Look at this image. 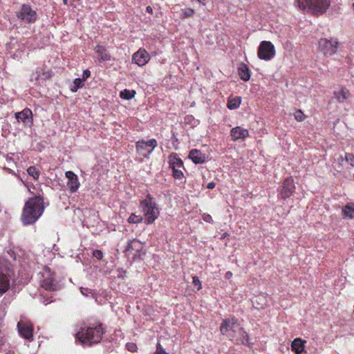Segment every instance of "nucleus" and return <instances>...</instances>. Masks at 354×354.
I'll return each instance as SVG.
<instances>
[{
  "mask_svg": "<svg viewBox=\"0 0 354 354\" xmlns=\"http://www.w3.org/2000/svg\"><path fill=\"white\" fill-rule=\"evenodd\" d=\"M20 265H21V266H25V263H21V262H20Z\"/></svg>",
  "mask_w": 354,
  "mask_h": 354,
  "instance_id": "51",
  "label": "nucleus"
},
{
  "mask_svg": "<svg viewBox=\"0 0 354 354\" xmlns=\"http://www.w3.org/2000/svg\"><path fill=\"white\" fill-rule=\"evenodd\" d=\"M27 172L28 175L32 176L35 180H37L39 177V171L35 166L29 167L27 169Z\"/></svg>",
  "mask_w": 354,
  "mask_h": 354,
  "instance_id": "32",
  "label": "nucleus"
},
{
  "mask_svg": "<svg viewBox=\"0 0 354 354\" xmlns=\"http://www.w3.org/2000/svg\"><path fill=\"white\" fill-rule=\"evenodd\" d=\"M241 102V98L240 97H229L227 101V106L229 109H237Z\"/></svg>",
  "mask_w": 354,
  "mask_h": 354,
  "instance_id": "24",
  "label": "nucleus"
},
{
  "mask_svg": "<svg viewBox=\"0 0 354 354\" xmlns=\"http://www.w3.org/2000/svg\"><path fill=\"white\" fill-rule=\"evenodd\" d=\"M132 60L138 66H143L149 60V55L145 50L140 49L133 54Z\"/></svg>",
  "mask_w": 354,
  "mask_h": 354,
  "instance_id": "13",
  "label": "nucleus"
},
{
  "mask_svg": "<svg viewBox=\"0 0 354 354\" xmlns=\"http://www.w3.org/2000/svg\"><path fill=\"white\" fill-rule=\"evenodd\" d=\"M306 341H302L299 338L295 339L291 344V347L293 351L295 352L296 354H301L304 349V344Z\"/></svg>",
  "mask_w": 354,
  "mask_h": 354,
  "instance_id": "23",
  "label": "nucleus"
},
{
  "mask_svg": "<svg viewBox=\"0 0 354 354\" xmlns=\"http://www.w3.org/2000/svg\"><path fill=\"white\" fill-rule=\"evenodd\" d=\"M337 47L338 42L335 39H321L319 41V48L326 55H331L335 53Z\"/></svg>",
  "mask_w": 354,
  "mask_h": 354,
  "instance_id": "9",
  "label": "nucleus"
},
{
  "mask_svg": "<svg viewBox=\"0 0 354 354\" xmlns=\"http://www.w3.org/2000/svg\"><path fill=\"white\" fill-rule=\"evenodd\" d=\"M17 328L21 337L28 340L32 338L33 328L30 322L20 320L17 324Z\"/></svg>",
  "mask_w": 354,
  "mask_h": 354,
  "instance_id": "10",
  "label": "nucleus"
},
{
  "mask_svg": "<svg viewBox=\"0 0 354 354\" xmlns=\"http://www.w3.org/2000/svg\"><path fill=\"white\" fill-rule=\"evenodd\" d=\"M299 8L314 14H323L330 5V0H297Z\"/></svg>",
  "mask_w": 354,
  "mask_h": 354,
  "instance_id": "3",
  "label": "nucleus"
},
{
  "mask_svg": "<svg viewBox=\"0 0 354 354\" xmlns=\"http://www.w3.org/2000/svg\"><path fill=\"white\" fill-rule=\"evenodd\" d=\"M141 207L145 216V223L148 225L153 223L159 216V209L153 198L148 196L141 201Z\"/></svg>",
  "mask_w": 354,
  "mask_h": 354,
  "instance_id": "4",
  "label": "nucleus"
},
{
  "mask_svg": "<svg viewBox=\"0 0 354 354\" xmlns=\"http://www.w3.org/2000/svg\"><path fill=\"white\" fill-rule=\"evenodd\" d=\"M194 10L191 8H186L185 9L181 10V12L180 15V17L183 19H185L188 17H191L194 15Z\"/></svg>",
  "mask_w": 354,
  "mask_h": 354,
  "instance_id": "31",
  "label": "nucleus"
},
{
  "mask_svg": "<svg viewBox=\"0 0 354 354\" xmlns=\"http://www.w3.org/2000/svg\"><path fill=\"white\" fill-rule=\"evenodd\" d=\"M18 122H21L25 126L30 127L32 124V113L30 109H24L15 114Z\"/></svg>",
  "mask_w": 354,
  "mask_h": 354,
  "instance_id": "11",
  "label": "nucleus"
},
{
  "mask_svg": "<svg viewBox=\"0 0 354 354\" xmlns=\"http://www.w3.org/2000/svg\"><path fill=\"white\" fill-rule=\"evenodd\" d=\"M63 3L64 5H68V0H63Z\"/></svg>",
  "mask_w": 354,
  "mask_h": 354,
  "instance_id": "49",
  "label": "nucleus"
},
{
  "mask_svg": "<svg viewBox=\"0 0 354 354\" xmlns=\"http://www.w3.org/2000/svg\"><path fill=\"white\" fill-rule=\"evenodd\" d=\"M84 80L82 78L78 77L74 80L73 84L71 87L72 92H76L79 88L83 87Z\"/></svg>",
  "mask_w": 354,
  "mask_h": 354,
  "instance_id": "29",
  "label": "nucleus"
},
{
  "mask_svg": "<svg viewBox=\"0 0 354 354\" xmlns=\"http://www.w3.org/2000/svg\"><path fill=\"white\" fill-rule=\"evenodd\" d=\"M127 348L129 351H131V352H133L136 351L137 346L135 344L133 343H128L127 344Z\"/></svg>",
  "mask_w": 354,
  "mask_h": 354,
  "instance_id": "41",
  "label": "nucleus"
},
{
  "mask_svg": "<svg viewBox=\"0 0 354 354\" xmlns=\"http://www.w3.org/2000/svg\"><path fill=\"white\" fill-rule=\"evenodd\" d=\"M147 11L149 13H152V8L150 6H147L146 8Z\"/></svg>",
  "mask_w": 354,
  "mask_h": 354,
  "instance_id": "48",
  "label": "nucleus"
},
{
  "mask_svg": "<svg viewBox=\"0 0 354 354\" xmlns=\"http://www.w3.org/2000/svg\"><path fill=\"white\" fill-rule=\"evenodd\" d=\"M91 75V72L88 69H86L83 71V74H82V80H86Z\"/></svg>",
  "mask_w": 354,
  "mask_h": 354,
  "instance_id": "44",
  "label": "nucleus"
},
{
  "mask_svg": "<svg viewBox=\"0 0 354 354\" xmlns=\"http://www.w3.org/2000/svg\"><path fill=\"white\" fill-rule=\"evenodd\" d=\"M203 218L205 222L210 223L213 222V219L209 214H204L203 216Z\"/></svg>",
  "mask_w": 354,
  "mask_h": 354,
  "instance_id": "43",
  "label": "nucleus"
},
{
  "mask_svg": "<svg viewBox=\"0 0 354 354\" xmlns=\"http://www.w3.org/2000/svg\"><path fill=\"white\" fill-rule=\"evenodd\" d=\"M230 136L233 140H243L249 136V132L248 129L241 127H236L231 130Z\"/></svg>",
  "mask_w": 354,
  "mask_h": 354,
  "instance_id": "18",
  "label": "nucleus"
},
{
  "mask_svg": "<svg viewBox=\"0 0 354 354\" xmlns=\"http://www.w3.org/2000/svg\"><path fill=\"white\" fill-rule=\"evenodd\" d=\"M104 333V331L101 325L95 327L82 328L76 334V338L82 344L91 346L92 344L99 343Z\"/></svg>",
  "mask_w": 354,
  "mask_h": 354,
  "instance_id": "2",
  "label": "nucleus"
},
{
  "mask_svg": "<svg viewBox=\"0 0 354 354\" xmlns=\"http://www.w3.org/2000/svg\"><path fill=\"white\" fill-rule=\"evenodd\" d=\"M96 53L98 54L99 57L101 60L110 59V55L107 53L106 49L102 46H97Z\"/></svg>",
  "mask_w": 354,
  "mask_h": 354,
  "instance_id": "25",
  "label": "nucleus"
},
{
  "mask_svg": "<svg viewBox=\"0 0 354 354\" xmlns=\"http://www.w3.org/2000/svg\"><path fill=\"white\" fill-rule=\"evenodd\" d=\"M353 8H354V3L353 4Z\"/></svg>",
  "mask_w": 354,
  "mask_h": 354,
  "instance_id": "52",
  "label": "nucleus"
},
{
  "mask_svg": "<svg viewBox=\"0 0 354 354\" xmlns=\"http://www.w3.org/2000/svg\"><path fill=\"white\" fill-rule=\"evenodd\" d=\"M232 277V273L230 271L227 272L225 274V277L227 279H230Z\"/></svg>",
  "mask_w": 354,
  "mask_h": 354,
  "instance_id": "46",
  "label": "nucleus"
},
{
  "mask_svg": "<svg viewBox=\"0 0 354 354\" xmlns=\"http://www.w3.org/2000/svg\"><path fill=\"white\" fill-rule=\"evenodd\" d=\"M215 185H215V183H214V182H210V183H209L207 184V189H213V188H214V187H215Z\"/></svg>",
  "mask_w": 354,
  "mask_h": 354,
  "instance_id": "45",
  "label": "nucleus"
},
{
  "mask_svg": "<svg viewBox=\"0 0 354 354\" xmlns=\"http://www.w3.org/2000/svg\"><path fill=\"white\" fill-rule=\"evenodd\" d=\"M52 71L50 68H37L35 73L31 75V81L35 80H46L50 78Z\"/></svg>",
  "mask_w": 354,
  "mask_h": 354,
  "instance_id": "16",
  "label": "nucleus"
},
{
  "mask_svg": "<svg viewBox=\"0 0 354 354\" xmlns=\"http://www.w3.org/2000/svg\"><path fill=\"white\" fill-rule=\"evenodd\" d=\"M157 145V141L153 138L150 139L148 141L142 140L136 142V149L140 153H142V149H144V147H147L148 148H151L147 150V154H150Z\"/></svg>",
  "mask_w": 354,
  "mask_h": 354,
  "instance_id": "17",
  "label": "nucleus"
},
{
  "mask_svg": "<svg viewBox=\"0 0 354 354\" xmlns=\"http://www.w3.org/2000/svg\"><path fill=\"white\" fill-rule=\"evenodd\" d=\"M189 158L195 163L201 164L205 160V154L197 149H192L189 151Z\"/></svg>",
  "mask_w": 354,
  "mask_h": 354,
  "instance_id": "20",
  "label": "nucleus"
},
{
  "mask_svg": "<svg viewBox=\"0 0 354 354\" xmlns=\"http://www.w3.org/2000/svg\"><path fill=\"white\" fill-rule=\"evenodd\" d=\"M231 339H234L237 342V343H240L242 344H248V335L246 332L244 330V335L241 333H237V336L236 337H232Z\"/></svg>",
  "mask_w": 354,
  "mask_h": 354,
  "instance_id": "27",
  "label": "nucleus"
},
{
  "mask_svg": "<svg viewBox=\"0 0 354 354\" xmlns=\"http://www.w3.org/2000/svg\"><path fill=\"white\" fill-rule=\"evenodd\" d=\"M253 306L257 309H264L267 306V299L264 295L256 296L252 299Z\"/></svg>",
  "mask_w": 354,
  "mask_h": 354,
  "instance_id": "21",
  "label": "nucleus"
},
{
  "mask_svg": "<svg viewBox=\"0 0 354 354\" xmlns=\"http://www.w3.org/2000/svg\"><path fill=\"white\" fill-rule=\"evenodd\" d=\"M239 74L244 81L249 80L251 76L249 68H239Z\"/></svg>",
  "mask_w": 354,
  "mask_h": 354,
  "instance_id": "28",
  "label": "nucleus"
},
{
  "mask_svg": "<svg viewBox=\"0 0 354 354\" xmlns=\"http://www.w3.org/2000/svg\"><path fill=\"white\" fill-rule=\"evenodd\" d=\"M169 167L171 169L177 168V167H183V160L175 153H171L169 156Z\"/></svg>",
  "mask_w": 354,
  "mask_h": 354,
  "instance_id": "22",
  "label": "nucleus"
},
{
  "mask_svg": "<svg viewBox=\"0 0 354 354\" xmlns=\"http://www.w3.org/2000/svg\"><path fill=\"white\" fill-rule=\"evenodd\" d=\"M139 241H136V240H132V241H129L128 242V244H127V246L126 248V250L127 251H130V250H138V249L137 248L138 245H139Z\"/></svg>",
  "mask_w": 354,
  "mask_h": 354,
  "instance_id": "35",
  "label": "nucleus"
},
{
  "mask_svg": "<svg viewBox=\"0 0 354 354\" xmlns=\"http://www.w3.org/2000/svg\"><path fill=\"white\" fill-rule=\"evenodd\" d=\"M143 218L141 215H136L134 213H132L128 218V222L129 223H140L142 221Z\"/></svg>",
  "mask_w": 354,
  "mask_h": 354,
  "instance_id": "33",
  "label": "nucleus"
},
{
  "mask_svg": "<svg viewBox=\"0 0 354 354\" xmlns=\"http://www.w3.org/2000/svg\"><path fill=\"white\" fill-rule=\"evenodd\" d=\"M11 274L12 270L8 264L0 260V295H3L9 289Z\"/></svg>",
  "mask_w": 354,
  "mask_h": 354,
  "instance_id": "7",
  "label": "nucleus"
},
{
  "mask_svg": "<svg viewBox=\"0 0 354 354\" xmlns=\"http://www.w3.org/2000/svg\"><path fill=\"white\" fill-rule=\"evenodd\" d=\"M295 119L298 122H302L306 119V115L304 113L300 110H297L294 113Z\"/></svg>",
  "mask_w": 354,
  "mask_h": 354,
  "instance_id": "36",
  "label": "nucleus"
},
{
  "mask_svg": "<svg viewBox=\"0 0 354 354\" xmlns=\"http://www.w3.org/2000/svg\"><path fill=\"white\" fill-rule=\"evenodd\" d=\"M275 55L274 45L268 41H262L258 48V56L261 59L270 60Z\"/></svg>",
  "mask_w": 354,
  "mask_h": 354,
  "instance_id": "8",
  "label": "nucleus"
},
{
  "mask_svg": "<svg viewBox=\"0 0 354 354\" xmlns=\"http://www.w3.org/2000/svg\"><path fill=\"white\" fill-rule=\"evenodd\" d=\"M8 254L9 255L10 259H12L14 261L17 260V254L12 250H8Z\"/></svg>",
  "mask_w": 354,
  "mask_h": 354,
  "instance_id": "42",
  "label": "nucleus"
},
{
  "mask_svg": "<svg viewBox=\"0 0 354 354\" xmlns=\"http://www.w3.org/2000/svg\"><path fill=\"white\" fill-rule=\"evenodd\" d=\"M41 286L46 290L55 291L57 290V283L53 275L50 274L49 269L44 275V279L41 282Z\"/></svg>",
  "mask_w": 354,
  "mask_h": 354,
  "instance_id": "14",
  "label": "nucleus"
},
{
  "mask_svg": "<svg viewBox=\"0 0 354 354\" xmlns=\"http://www.w3.org/2000/svg\"><path fill=\"white\" fill-rule=\"evenodd\" d=\"M179 167L171 169L173 171V176L178 180H183L185 177L183 171L178 169Z\"/></svg>",
  "mask_w": 354,
  "mask_h": 354,
  "instance_id": "34",
  "label": "nucleus"
},
{
  "mask_svg": "<svg viewBox=\"0 0 354 354\" xmlns=\"http://www.w3.org/2000/svg\"><path fill=\"white\" fill-rule=\"evenodd\" d=\"M93 256L98 260H101L103 258V252L100 250H95L93 251Z\"/></svg>",
  "mask_w": 354,
  "mask_h": 354,
  "instance_id": "39",
  "label": "nucleus"
},
{
  "mask_svg": "<svg viewBox=\"0 0 354 354\" xmlns=\"http://www.w3.org/2000/svg\"><path fill=\"white\" fill-rule=\"evenodd\" d=\"M7 161H12V158H6Z\"/></svg>",
  "mask_w": 354,
  "mask_h": 354,
  "instance_id": "50",
  "label": "nucleus"
},
{
  "mask_svg": "<svg viewBox=\"0 0 354 354\" xmlns=\"http://www.w3.org/2000/svg\"><path fill=\"white\" fill-rule=\"evenodd\" d=\"M147 150H149L147 147H144V149H142V151H146L147 152ZM142 154L144 156H145V157H147V155H148V154L144 153L143 152H142Z\"/></svg>",
  "mask_w": 354,
  "mask_h": 354,
  "instance_id": "47",
  "label": "nucleus"
},
{
  "mask_svg": "<svg viewBox=\"0 0 354 354\" xmlns=\"http://www.w3.org/2000/svg\"><path fill=\"white\" fill-rule=\"evenodd\" d=\"M334 97L339 103H343L351 97V93L348 89L342 87L334 91Z\"/></svg>",
  "mask_w": 354,
  "mask_h": 354,
  "instance_id": "19",
  "label": "nucleus"
},
{
  "mask_svg": "<svg viewBox=\"0 0 354 354\" xmlns=\"http://www.w3.org/2000/svg\"><path fill=\"white\" fill-rule=\"evenodd\" d=\"M294 190L295 185L293 179L291 177L286 178L283 183L280 192L281 198L283 199L289 198L293 193Z\"/></svg>",
  "mask_w": 354,
  "mask_h": 354,
  "instance_id": "12",
  "label": "nucleus"
},
{
  "mask_svg": "<svg viewBox=\"0 0 354 354\" xmlns=\"http://www.w3.org/2000/svg\"><path fill=\"white\" fill-rule=\"evenodd\" d=\"M344 160L351 166L354 167V155L353 153H346L345 154Z\"/></svg>",
  "mask_w": 354,
  "mask_h": 354,
  "instance_id": "37",
  "label": "nucleus"
},
{
  "mask_svg": "<svg viewBox=\"0 0 354 354\" xmlns=\"http://www.w3.org/2000/svg\"><path fill=\"white\" fill-rule=\"evenodd\" d=\"M65 175L68 178L67 186L70 191L73 193L75 192L80 185L77 176L71 171H66Z\"/></svg>",
  "mask_w": 354,
  "mask_h": 354,
  "instance_id": "15",
  "label": "nucleus"
},
{
  "mask_svg": "<svg viewBox=\"0 0 354 354\" xmlns=\"http://www.w3.org/2000/svg\"><path fill=\"white\" fill-rule=\"evenodd\" d=\"M44 210V199L40 196L30 198L24 205L21 220L24 225L35 223L42 215Z\"/></svg>",
  "mask_w": 354,
  "mask_h": 354,
  "instance_id": "1",
  "label": "nucleus"
},
{
  "mask_svg": "<svg viewBox=\"0 0 354 354\" xmlns=\"http://www.w3.org/2000/svg\"><path fill=\"white\" fill-rule=\"evenodd\" d=\"M192 283L197 286V290H199L201 289V283L200 281V279L198 277L194 276L192 277Z\"/></svg>",
  "mask_w": 354,
  "mask_h": 354,
  "instance_id": "40",
  "label": "nucleus"
},
{
  "mask_svg": "<svg viewBox=\"0 0 354 354\" xmlns=\"http://www.w3.org/2000/svg\"><path fill=\"white\" fill-rule=\"evenodd\" d=\"M342 213L344 216L353 218H354V203H349L342 209Z\"/></svg>",
  "mask_w": 354,
  "mask_h": 354,
  "instance_id": "26",
  "label": "nucleus"
},
{
  "mask_svg": "<svg viewBox=\"0 0 354 354\" xmlns=\"http://www.w3.org/2000/svg\"><path fill=\"white\" fill-rule=\"evenodd\" d=\"M220 330L223 335H227L230 339L236 337L237 333L244 335V330L240 326L237 319L235 318L223 320Z\"/></svg>",
  "mask_w": 354,
  "mask_h": 354,
  "instance_id": "5",
  "label": "nucleus"
},
{
  "mask_svg": "<svg viewBox=\"0 0 354 354\" xmlns=\"http://www.w3.org/2000/svg\"><path fill=\"white\" fill-rule=\"evenodd\" d=\"M153 354H169L165 350V348L162 346V345L158 342L156 345V350Z\"/></svg>",
  "mask_w": 354,
  "mask_h": 354,
  "instance_id": "38",
  "label": "nucleus"
},
{
  "mask_svg": "<svg viewBox=\"0 0 354 354\" xmlns=\"http://www.w3.org/2000/svg\"><path fill=\"white\" fill-rule=\"evenodd\" d=\"M19 19L25 24H32L37 19V14L29 4H23L19 10L17 12Z\"/></svg>",
  "mask_w": 354,
  "mask_h": 354,
  "instance_id": "6",
  "label": "nucleus"
},
{
  "mask_svg": "<svg viewBox=\"0 0 354 354\" xmlns=\"http://www.w3.org/2000/svg\"><path fill=\"white\" fill-rule=\"evenodd\" d=\"M135 95H136V91H134L133 90L130 91V90H127V89H124V90L122 91L120 93V96L121 98L124 99V100H128L134 97Z\"/></svg>",
  "mask_w": 354,
  "mask_h": 354,
  "instance_id": "30",
  "label": "nucleus"
}]
</instances>
